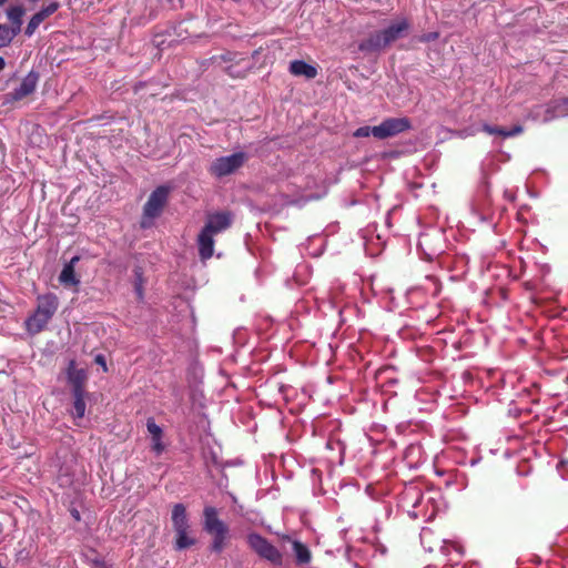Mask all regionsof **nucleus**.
<instances>
[{
	"label": "nucleus",
	"instance_id": "obj_21",
	"mask_svg": "<svg viewBox=\"0 0 568 568\" xmlns=\"http://www.w3.org/2000/svg\"><path fill=\"white\" fill-rule=\"evenodd\" d=\"M143 285H144L143 273H142V270L140 267H138L134 270V291H135V294H136V297L139 301H142L144 297Z\"/></svg>",
	"mask_w": 568,
	"mask_h": 568
},
{
	"label": "nucleus",
	"instance_id": "obj_5",
	"mask_svg": "<svg viewBox=\"0 0 568 568\" xmlns=\"http://www.w3.org/2000/svg\"><path fill=\"white\" fill-rule=\"evenodd\" d=\"M248 156L245 152H235L227 156L215 159L210 168L209 173L215 178H223L230 175L242 168Z\"/></svg>",
	"mask_w": 568,
	"mask_h": 568
},
{
	"label": "nucleus",
	"instance_id": "obj_34",
	"mask_svg": "<svg viewBox=\"0 0 568 568\" xmlns=\"http://www.w3.org/2000/svg\"><path fill=\"white\" fill-rule=\"evenodd\" d=\"M8 0H0V7L4 4Z\"/></svg>",
	"mask_w": 568,
	"mask_h": 568
},
{
	"label": "nucleus",
	"instance_id": "obj_14",
	"mask_svg": "<svg viewBox=\"0 0 568 568\" xmlns=\"http://www.w3.org/2000/svg\"><path fill=\"white\" fill-rule=\"evenodd\" d=\"M290 72L296 77H305L307 79H314L317 75L315 67L306 63L303 60H294L290 63Z\"/></svg>",
	"mask_w": 568,
	"mask_h": 568
},
{
	"label": "nucleus",
	"instance_id": "obj_19",
	"mask_svg": "<svg viewBox=\"0 0 568 568\" xmlns=\"http://www.w3.org/2000/svg\"><path fill=\"white\" fill-rule=\"evenodd\" d=\"M73 395V408H74V417L75 418H83L85 414V392H72Z\"/></svg>",
	"mask_w": 568,
	"mask_h": 568
},
{
	"label": "nucleus",
	"instance_id": "obj_17",
	"mask_svg": "<svg viewBox=\"0 0 568 568\" xmlns=\"http://www.w3.org/2000/svg\"><path fill=\"white\" fill-rule=\"evenodd\" d=\"M292 549L295 555L296 562L298 565H307L311 562L312 554L305 544L298 540H294L292 542Z\"/></svg>",
	"mask_w": 568,
	"mask_h": 568
},
{
	"label": "nucleus",
	"instance_id": "obj_13",
	"mask_svg": "<svg viewBox=\"0 0 568 568\" xmlns=\"http://www.w3.org/2000/svg\"><path fill=\"white\" fill-rule=\"evenodd\" d=\"M146 428L152 438V449L160 455L164 450L162 443V428L154 422L153 418L146 420Z\"/></svg>",
	"mask_w": 568,
	"mask_h": 568
},
{
	"label": "nucleus",
	"instance_id": "obj_1",
	"mask_svg": "<svg viewBox=\"0 0 568 568\" xmlns=\"http://www.w3.org/2000/svg\"><path fill=\"white\" fill-rule=\"evenodd\" d=\"M233 215L229 211L210 213L201 232L197 235L196 244L199 256L202 262H206L214 254V236L231 227Z\"/></svg>",
	"mask_w": 568,
	"mask_h": 568
},
{
	"label": "nucleus",
	"instance_id": "obj_31",
	"mask_svg": "<svg viewBox=\"0 0 568 568\" xmlns=\"http://www.w3.org/2000/svg\"><path fill=\"white\" fill-rule=\"evenodd\" d=\"M73 516H74L77 519H80V515H79V513H78L77 510L73 513Z\"/></svg>",
	"mask_w": 568,
	"mask_h": 568
},
{
	"label": "nucleus",
	"instance_id": "obj_30",
	"mask_svg": "<svg viewBox=\"0 0 568 568\" xmlns=\"http://www.w3.org/2000/svg\"><path fill=\"white\" fill-rule=\"evenodd\" d=\"M404 151H398V150H394L392 151V154L393 156H395L396 154H402Z\"/></svg>",
	"mask_w": 568,
	"mask_h": 568
},
{
	"label": "nucleus",
	"instance_id": "obj_24",
	"mask_svg": "<svg viewBox=\"0 0 568 568\" xmlns=\"http://www.w3.org/2000/svg\"><path fill=\"white\" fill-rule=\"evenodd\" d=\"M410 128V122L407 118L393 119V135L404 132Z\"/></svg>",
	"mask_w": 568,
	"mask_h": 568
},
{
	"label": "nucleus",
	"instance_id": "obj_22",
	"mask_svg": "<svg viewBox=\"0 0 568 568\" xmlns=\"http://www.w3.org/2000/svg\"><path fill=\"white\" fill-rule=\"evenodd\" d=\"M551 109L555 116H567L568 115V98L555 100L551 104Z\"/></svg>",
	"mask_w": 568,
	"mask_h": 568
},
{
	"label": "nucleus",
	"instance_id": "obj_29",
	"mask_svg": "<svg viewBox=\"0 0 568 568\" xmlns=\"http://www.w3.org/2000/svg\"><path fill=\"white\" fill-rule=\"evenodd\" d=\"M6 67V61L2 57H0V71H2Z\"/></svg>",
	"mask_w": 568,
	"mask_h": 568
},
{
	"label": "nucleus",
	"instance_id": "obj_32",
	"mask_svg": "<svg viewBox=\"0 0 568 568\" xmlns=\"http://www.w3.org/2000/svg\"><path fill=\"white\" fill-rule=\"evenodd\" d=\"M437 36H438L437 33H434L433 36H429L428 39H435V38H437Z\"/></svg>",
	"mask_w": 568,
	"mask_h": 568
},
{
	"label": "nucleus",
	"instance_id": "obj_7",
	"mask_svg": "<svg viewBox=\"0 0 568 568\" xmlns=\"http://www.w3.org/2000/svg\"><path fill=\"white\" fill-rule=\"evenodd\" d=\"M39 81V74L34 71H30L21 81L20 85L12 92L8 93L7 98L9 101H20L28 95L32 94Z\"/></svg>",
	"mask_w": 568,
	"mask_h": 568
},
{
	"label": "nucleus",
	"instance_id": "obj_28",
	"mask_svg": "<svg viewBox=\"0 0 568 568\" xmlns=\"http://www.w3.org/2000/svg\"><path fill=\"white\" fill-rule=\"evenodd\" d=\"M385 222H386V224H387V225H389V224H390V211H388V212L386 213Z\"/></svg>",
	"mask_w": 568,
	"mask_h": 568
},
{
	"label": "nucleus",
	"instance_id": "obj_25",
	"mask_svg": "<svg viewBox=\"0 0 568 568\" xmlns=\"http://www.w3.org/2000/svg\"><path fill=\"white\" fill-rule=\"evenodd\" d=\"M409 28V23L406 19H403L397 22H393V41L403 36L405 31H407Z\"/></svg>",
	"mask_w": 568,
	"mask_h": 568
},
{
	"label": "nucleus",
	"instance_id": "obj_9",
	"mask_svg": "<svg viewBox=\"0 0 568 568\" xmlns=\"http://www.w3.org/2000/svg\"><path fill=\"white\" fill-rule=\"evenodd\" d=\"M60 4L59 2H51L50 4H48L47 7L42 8L40 11H38L37 13H34L32 16V18L30 19L26 30H24V33L26 36L28 37H31L36 30L38 29V27L47 19L49 18L50 16H52L58 9H59Z\"/></svg>",
	"mask_w": 568,
	"mask_h": 568
},
{
	"label": "nucleus",
	"instance_id": "obj_16",
	"mask_svg": "<svg viewBox=\"0 0 568 568\" xmlns=\"http://www.w3.org/2000/svg\"><path fill=\"white\" fill-rule=\"evenodd\" d=\"M481 131L487 133V134H490V135L497 134V135H500L503 138H511V136H516V135L523 133L524 128L520 124H516L510 130H507L505 128L493 126V125H489V124L485 123L481 126Z\"/></svg>",
	"mask_w": 568,
	"mask_h": 568
},
{
	"label": "nucleus",
	"instance_id": "obj_4",
	"mask_svg": "<svg viewBox=\"0 0 568 568\" xmlns=\"http://www.w3.org/2000/svg\"><path fill=\"white\" fill-rule=\"evenodd\" d=\"M248 547L262 559L270 561L275 566L283 562L282 552L271 544L265 537L257 532H250L246 536Z\"/></svg>",
	"mask_w": 568,
	"mask_h": 568
},
{
	"label": "nucleus",
	"instance_id": "obj_10",
	"mask_svg": "<svg viewBox=\"0 0 568 568\" xmlns=\"http://www.w3.org/2000/svg\"><path fill=\"white\" fill-rule=\"evenodd\" d=\"M79 261H80L79 256H73L70 260V262L63 266V268L59 275V281L61 284H63L65 286H77L80 283V280L77 277L75 271H74L75 264Z\"/></svg>",
	"mask_w": 568,
	"mask_h": 568
},
{
	"label": "nucleus",
	"instance_id": "obj_27",
	"mask_svg": "<svg viewBox=\"0 0 568 568\" xmlns=\"http://www.w3.org/2000/svg\"><path fill=\"white\" fill-rule=\"evenodd\" d=\"M568 466V459H561L558 465H557V468H562V467H566Z\"/></svg>",
	"mask_w": 568,
	"mask_h": 568
},
{
	"label": "nucleus",
	"instance_id": "obj_15",
	"mask_svg": "<svg viewBox=\"0 0 568 568\" xmlns=\"http://www.w3.org/2000/svg\"><path fill=\"white\" fill-rule=\"evenodd\" d=\"M196 544V538L192 536L191 529H181L175 531L174 549L178 551L187 549Z\"/></svg>",
	"mask_w": 568,
	"mask_h": 568
},
{
	"label": "nucleus",
	"instance_id": "obj_33",
	"mask_svg": "<svg viewBox=\"0 0 568 568\" xmlns=\"http://www.w3.org/2000/svg\"><path fill=\"white\" fill-rule=\"evenodd\" d=\"M222 59H223L224 61H230V60H231V59H230L229 57H226V55H223V57H222Z\"/></svg>",
	"mask_w": 568,
	"mask_h": 568
},
{
	"label": "nucleus",
	"instance_id": "obj_23",
	"mask_svg": "<svg viewBox=\"0 0 568 568\" xmlns=\"http://www.w3.org/2000/svg\"><path fill=\"white\" fill-rule=\"evenodd\" d=\"M390 42V28L384 29L382 33L371 39V43L376 47H386Z\"/></svg>",
	"mask_w": 568,
	"mask_h": 568
},
{
	"label": "nucleus",
	"instance_id": "obj_12",
	"mask_svg": "<svg viewBox=\"0 0 568 568\" xmlns=\"http://www.w3.org/2000/svg\"><path fill=\"white\" fill-rule=\"evenodd\" d=\"M171 520L174 532L181 529H190L186 508L183 504H175L173 506Z\"/></svg>",
	"mask_w": 568,
	"mask_h": 568
},
{
	"label": "nucleus",
	"instance_id": "obj_20",
	"mask_svg": "<svg viewBox=\"0 0 568 568\" xmlns=\"http://www.w3.org/2000/svg\"><path fill=\"white\" fill-rule=\"evenodd\" d=\"M18 34L19 32L10 26L0 24V49L9 45Z\"/></svg>",
	"mask_w": 568,
	"mask_h": 568
},
{
	"label": "nucleus",
	"instance_id": "obj_2",
	"mask_svg": "<svg viewBox=\"0 0 568 568\" xmlns=\"http://www.w3.org/2000/svg\"><path fill=\"white\" fill-rule=\"evenodd\" d=\"M58 307L59 300L54 294L49 293L38 296L34 312L24 321L26 331L32 336L44 331Z\"/></svg>",
	"mask_w": 568,
	"mask_h": 568
},
{
	"label": "nucleus",
	"instance_id": "obj_6",
	"mask_svg": "<svg viewBox=\"0 0 568 568\" xmlns=\"http://www.w3.org/2000/svg\"><path fill=\"white\" fill-rule=\"evenodd\" d=\"M170 187L160 185L149 196L143 206V215L149 219L158 217L168 203Z\"/></svg>",
	"mask_w": 568,
	"mask_h": 568
},
{
	"label": "nucleus",
	"instance_id": "obj_11",
	"mask_svg": "<svg viewBox=\"0 0 568 568\" xmlns=\"http://www.w3.org/2000/svg\"><path fill=\"white\" fill-rule=\"evenodd\" d=\"M87 379L85 372L83 369L75 368V362L71 361L68 367V381L72 386V392H85L84 383Z\"/></svg>",
	"mask_w": 568,
	"mask_h": 568
},
{
	"label": "nucleus",
	"instance_id": "obj_3",
	"mask_svg": "<svg viewBox=\"0 0 568 568\" xmlns=\"http://www.w3.org/2000/svg\"><path fill=\"white\" fill-rule=\"evenodd\" d=\"M203 517V528L213 537L211 550L220 554L226 546L229 527L219 518L217 509L213 506H206L204 508Z\"/></svg>",
	"mask_w": 568,
	"mask_h": 568
},
{
	"label": "nucleus",
	"instance_id": "obj_8",
	"mask_svg": "<svg viewBox=\"0 0 568 568\" xmlns=\"http://www.w3.org/2000/svg\"><path fill=\"white\" fill-rule=\"evenodd\" d=\"M369 135H373L378 140H384L390 136V119H385L376 126H361L354 132V136L356 138H367Z\"/></svg>",
	"mask_w": 568,
	"mask_h": 568
},
{
	"label": "nucleus",
	"instance_id": "obj_26",
	"mask_svg": "<svg viewBox=\"0 0 568 568\" xmlns=\"http://www.w3.org/2000/svg\"><path fill=\"white\" fill-rule=\"evenodd\" d=\"M94 362L100 365L104 372L108 371V366H106V362H105V357L102 355V354H98L95 357H94Z\"/></svg>",
	"mask_w": 568,
	"mask_h": 568
},
{
	"label": "nucleus",
	"instance_id": "obj_18",
	"mask_svg": "<svg viewBox=\"0 0 568 568\" xmlns=\"http://www.w3.org/2000/svg\"><path fill=\"white\" fill-rule=\"evenodd\" d=\"M24 9L21 6L11 7L7 10V17L11 21V28L20 33Z\"/></svg>",
	"mask_w": 568,
	"mask_h": 568
}]
</instances>
